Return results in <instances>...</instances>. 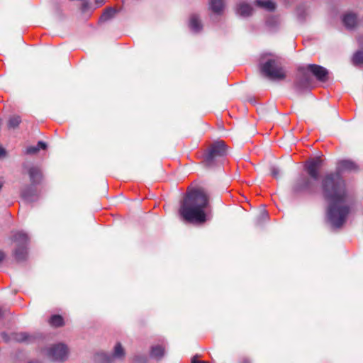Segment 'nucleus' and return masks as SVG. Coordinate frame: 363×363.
<instances>
[{
    "mask_svg": "<svg viewBox=\"0 0 363 363\" xmlns=\"http://www.w3.org/2000/svg\"><path fill=\"white\" fill-rule=\"evenodd\" d=\"M21 197L28 202H33L38 198V194L35 186L26 185L21 191Z\"/></svg>",
    "mask_w": 363,
    "mask_h": 363,
    "instance_id": "nucleus-12",
    "label": "nucleus"
},
{
    "mask_svg": "<svg viewBox=\"0 0 363 363\" xmlns=\"http://www.w3.org/2000/svg\"><path fill=\"white\" fill-rule=\"evenodd\" d=\"M191 363H208V362H206V361H200V360H197L196 359L195 357H194L191 359Z\"/></svg>",
    "mask_w": 363,
    "mask_h": 363,
    "instance_id": "nucleus-31",
    "label": "nucleus"
},
{
    "mask_svg": "<svg viewBox=\"0 0 363 363\" xmlns=\"http://www.w3.org/2000/svg\"><path fill=\"white\" fill-rule=\"evenodd\" d=\"M352 62L354 66L363 65V51L359 50L354 52L352 58Z\"/></svg>",
    "mask_w": 363,
    "mask_h": 363,
    "instance_id": "nucleus-23",
    "label": "nucleus"
},
{
    "mask_svg": "<svg viewBox=\"0 0 363 363\" xmlns=\"http://www.w3.org/2000/svg\"><path fill=\"white\" fill-rule=\"evenodd\" d=\"M21 123V118L19 116H11L8 121V127L9 128L15 129Z\"/></svg>",
    "mask_w": 363,
    "mask_h": 363,
    "instance_id": "nucleus-24",
    "label": "nucleus"
},
{
    "mask_svg": "<svg viewBox=\"0 0 363 363\" xmlns=\"http://www.w3.org/2000/svg\"><path fill=\"white\" fill-rule=\"evenodd\" d=\"M98 357L105 358L108 362H111V357L106 356V354H98Z\"/></svg>",
    "mask_w": 363,
    "mask_h": 363,
    "instance_id": "nucleus-29",
    "label": "nucleus"
},
{
    "mask_svg": "<svg viewBox=\"0 0 363 363\" xmlns=\"http://www.w3.org/2000/svg\"><path fill=\"white\" fill-rule=\"evenodd\" d=\"M11 240L15 243L13 250L15 259L17 262L25 261L28 257V235L24 233L17 232L13 235Z\"/></svg>",
    "mask_w": 363,
    "mask_h": 363,
    "instance_id": "nucleus-5",
    "label": "nucleus"
},
{
    "mask_svg": "<svg viewBox=\"0 0 363 363\" xmlns=\"http://www.w3.org/2000/svg\"><path fill=\"white\" fill-rule=\"evenodd\" d=\"M252 9L247 4H240L238 6V13L242 16H249L252 13Z\"/></svg>",
    "mask_w": 363,
    "mask_h": 363,
    "instance_id": "nucleus-20",
    "label": "nucleus"
},
{
    "mask_svg": "<svg viewBox=\"0 0 363 363\" xmlns=\"http://www.w3.org/2000/svg\"><path fill=\"white\" fill-rule=\"evenodd\" d=\"M47 148V144L43 141H38L35 146L28 147L26 150V155H35L37 154L40 149L45 150Z\"/></svg>",
    "mask_w": 363,
    "mask_h": 363,
    "instance_id": "nucleus-17",
    "label": "nucleus"
},
{
    "mask_svg": "<svg viewBox=\"0 0 363 363\" xmlns=\"http://www.w3.org/2000/svg\"><path fill=\"white\" fill-rule=\"evenodd\" d=\"M320 187L323 198L330 202L327 208L328 221L334 228H342L350 213V206L345 203L352 198L345 181L340 172H330L322 178Z\"/></svg>",
    "mask_w": 363,
    "mask_h": 363,
    "instance_id": "nucleus-1",
    "label": "nucleus"
},
{
    "mask_svg": "<svg viewBox=\"0 0 363 363\" xmlns=\"http://www.w3.org/2000/svg\"><path fill=\"white\" fill-rule=\"evenodd\" d=\"M279 172L277 168L274 167L271 168V174L273 177L277 179L279 177Z\"/></svg>",
    "mask_w": 363,
    "mask_h": 363,
    "instance_id": "nucleus-27",
    "label": "nucleus"
},
{
    "mask_svg": "<svg viewBox=\"0 0 363 363\" xmlns=\"http://www.w3.org/2000/svg\"><path fill=\"white\" fill-rule=\"evenodd\" d=\"M14 339L16 342H30L31 340L33 339V336L28 335L26 333H19L15 335Z\"/></svg>",
    "mask_w": 363,
    "mask_h": 363,
    "instance_id": "nucleus-21",
    "label": "nucleus"
},
{
    "mask_svg": "<svg viewBox=\"0 0 363 363\" xmlns=\"http://www.w3.org/2000/svg\"><path fill=\"white\" fill-rule=\"evenodd\" d=\"M165 349L162 345H155L151 347L150 357L157 360H161L164 355Z\"/></svg>",
    "mask_w": 363,
    "mask_h": 363,
    "instance_id": "nucleus-13",
    "label": "nucleus"
},
{
    "mask_svg": "<svg viewBox=\"0 0 363 363\" xmlns=\"http://www.w3.org/2000/svg\"><path fill=\"white\" fill-rule=\"evenodd\" d=\"M210 9L216 14H221L224 8V0H211Z\"/></svg>",
    "mask_w": 363,
    "mask_h": 363,
    "instance_id": "nucleus-15",
    "label": "nucleus"
},
{
    "mask_svg": "<svg viewBox=\"0 0 363 363\" xmlns=\"http://www.w3.org/2000/svg\"><path fill=\"white\" fill-rule=\"evenodd\" d=\"M5 253L3 251L0 250V262H1L5 259Z\"/></svg>",
    "mask_w": 363,
    "mask_h": 363,
    "instance_id": "nucleus-32",
    "label": "nucleus"
},
{
    "mask_svg": "<svg viewBox=\"0 0 363 363\" xmlns=\"http://www.w3.org/2000/svg\"><path fill=\"white\" fill-rule=\"evenodd\" d=\"M255 4L258 7L264 9L268 11H273L276 9L275 3L270 0H256Z\"/></svg>",
    "mask_w": 363,
    "mask_h": 363,
    "instance_id": "nucleus-16",
    "label": "nucleus"
},
{
    "mask_svg": "<svg viewBox=\"0 0 363 363\" xmlns=\"http://www.w3.org/2000/svg\"><path fill=\"white\" fill-rule=\"evenodd\" d=\"M266 25L270 29H276L279 25V19L277 16H272L266 20Z\"/></svg>",
    "mask_w": 363,
    "mask_h": 363,
    "instance_id": "nucleus-22",
    "label": "nucleus"
},
{
    "mask_svg": "<svg viewBox=\"0 0 363 363\" xmlns=\"http://www.w3.org/2000/svg\"><path fill=\"white\" fill-rule=\"evenodd\" d=\"M68 350L64 344L52 345L48 350L47 355L52 361H65L67 357Z\"/></svg>",
    "mask_w": 363,
    "mask_h": 363,
    "instance_id": "nucleus-8",
    "label": "nucleus"
},
{
    "mask_svg": "<svg viewBox=\"0 0 363 363\" xmlns=\"http://www.w3.org/2000/svg\"><path fill=\"white\" fill-rule=\"evenodd\" d=\"M298 71L303 74V79L307 84L309 83L308 74H311L320 82H325L328 80L329 72L328 69L319 65L309 64L306 67H300Z\"/></svg>",
    "mask_w": 363,
    "mask_h": 363,
    "instance_id": "nucleus-7",
    "label": "nucleus"
},
{
    "mask_svg": "<svg viewBox=\"0 0 363 363\" xmlns=\"http://www.w3.org/2000/svg\"><path fill=\"white\" fill-rule=\"evenodd\" d=\"M115 13V9H113V8H108L104 11V13L101 16L100 20L102 21H106L113 18Z\"/></svg>",
    "mask_w": 363,
    "mask_h": 363,
    "instance_id": "nucleus-26",
    "label": "nucleus"
},
{
    "mask_svg": "<svg viewBox=\"0 0 363 363\" xmlns=\"http://www.w3.org/2000/svg\"><path fill=\"white\" fill-rule=\"evenodd\" d=\"M147 359H146V357H139V356H137L134 358V362H146Z\"/></svg>",
    "mask_w": 363,
    "mask_h": 363,
    "instance_id": "nucleus-28",
    "label": "nucleus"
},
{
    "mask_svg": "<svg viewBox=\"0 0 363 363\" xmlns=\"http://www.w3.org/2000/svg\"><path fill=\"white\" fill-rule=\"evenodd\" d=\"M6 152L5 149L0 145V157L6 156Z\"/></svg>",
    "mask_w": 363,
    "mask_h": 363,
    "instance_id": "nucleus-30",
    "label": "nucleus"
},
{
    "mask_svg": "<svg viewBox=\"0 0 363 363\" xmlns=\"http://www.w3.org/2000/svg\"><path fill=\"white\" fill-rule=\"evenodd\" d=\"M337 170L340 172H356L359 170V166L352 160H342L337 163Z\"/></svg>",
    "mask_w": 363,
    "mask_h": 363,
    "instance_id": "nucleus-11",
    "label": "nucleus"
},
{
    "mask_svg": "<svg viewBox=\"0 0 363 363\" xmlns=\"http://www.w3.org/2000/svg\"><path fill=\"white\" fill-rule=\"evenodd\" d=\"M189 27L194 32H199L202 28L201 23L197 15H192L189 20Z\"/></svg>",
    "mask_w": 363,
    "mask_h": 363,
    "instance_id": "nucleus-18",
    "label": "nucleus"
},
{
    "mask_svg": "<svg viewBox=\"0 0 363 363\" xmlns=\"http://www.w3.org/2000/svg\"><path fill=\"white\" fill-rule=\"evenodd\" d=\"M260 70L266 77L272 80H283L286 78L285 71L278 58L267 60L261 65Z\"/></svg>",
    "mask_w": 363,
    "mask_h": 363,
    "instance_id": "nucleus-4",
    "label": "nucleus"
},
{
    "mask_svg": "<svg viewBox=\"0 0 363 363\" xmlns=\"http://www.w3.org/2000/svg\"><path fill=\"white\" fill-rule=\"evenodd\" d=\"M210 206V195L203 187L188 189L180 203L179 213L184 220L203 224L207 220L205 209Z\"/></svg>",
    "mask_w": 363,
    "mask_h": 363,
    "instance_id": "nucleus-2",
    "label": "nucleus"
},
{
    "mask_svg": "<svg viewBox=\"0 0 363 363\" xmlns=\"http://www.w3.org/2000/svg\"><path fill=\"white\" fill-rule=\"evenodd\" d=\"M322 166V160L319 157L313 158L308 161L305 165V169L309 176V178L315 183L319 179L320 168Z\"/></svg>",
    "mask_w": 363,
    "mask_h": 363,
    "instance_id": "nucleus-9",
    "label": "nucleus"
},
{
    "mask_svg": "<svg viewBox=\"0 0 363 363\" xmlns=\"http://www.w3.org/2000/svg\"><path fill=\"white\" fill-rule=\"evenodd\" d=\"M28 363H42V362H40L39 361H30Z\"/></svg>",
    "mask_w": 363,
    "mask_h": 363,
    "instance_id": "nucleus-35",
    "label": "nucleus"
},
{
    "mask_svg": "<svg viewBox=\"0 0 363 363\" xmlns=\"http://www.w3.org/2000/svg\"><path fill=\"white\" fill-rule=\"evenodd\" d=\"M125 354V352L122 345L120 342H118L114 347L113 357L115 358H123Z\"/></svg>",
    "mask_w": 363,
    "mask_h": 363,
    "instance_id": "nucleus-25",
    "label": "nucleus"
},
{
    "mask_svg": "<svg viewBox=\"0 0 363 363\" xmlns=\"http://www.w3.org/2000/svg\"><path fill=\"white\" fill-rule=\"evenodd\" d=\"M342 21L347 28H353L357 24V17L354 13H347L344 16Z\"/></svg>",
    "mask_w": 363,
    "mask_h": 363,
    "instance_id": "nucleus-14",
    "label": "nucleus"
},
{
    "mask_svg": "<svg viewBox=\"0 0 363 363\" xmlns=\"http://www.w3.org/2000/svg\"><path fill=\"white\" fill-rule=\"evenodd\" d=\"M4 315V312L0 308V318Z\"/></svg>",
    "mask_w": 363,
    "mask_h": 363,
    "instance_id": "nucleus-36",
    "label": "nucleus"
},
{
    "mask_svg": "<svg viewBox=\"0 0 363 363\" xmlns=\"http://www.w3.org/2000/svg\"><path fill=\"white\" fill-rule=\"evenodd\" d=\"M27 172L29 176L30 182L32 186H35L41 184L43 179V175L39 167H29L27 169Z\"/></svg>",
    "mask_w": 363,
    "mask_h": 363,
    "instance_id": "nucleus-10",
    "label": "nucleus"
},
{
    "mask_svg": "<svg viewBox=\"0 0 363 363\" xmlns=\"http://www.w3.org/2000/svg\"><path fill=\"white\" fill-rule=\"evenodd\" d=\"M303 82L301 81L296 83V86L299 88H301L303 85L302 84Z\"/></svg>",
    "mask_w": 363,
    "mask_h": 363,
    "instance_id": "nucleus-33",
    "label": "nucleus"
},
{
    "mask_svg": "<svg viewBox=\"0 0 363 363\" xmlns=\"http://www.w3.org/2000/svg\"><path fill=\"white\" fill-rule=\"evenodd\" d=\"M227 154V146L224 141L218 140L211 144L205 151L201 161L207 168L218 165Z\"/></svg>",
    "mask_w": 363,
    "mask_h": 363,
    "instance_id": "nucleus-3",
    "label": "nucleus"
},
{
    "mask_svg": "<svg viewBox=\"0 0 363 363\" xmlns=\"http://www.w3.org/2000/svg\"><path fill=\"white\" fill-rule=\"evenodd\" d=\"M316 183L306 176H301L295 179L290 186V193L293 196H297L303 193L313 194L315 192Z\"/></svg>",
    "mask_w": 363,
    "mask_h": 363,
    "instance_id": "nucleus-6",
    "label": "nucleus"
},
{
    "mask_svg": "<svg viewBox=\"0 0 363 363\" xmlns=\"http://www.w3.org/2000/svg\"><path fill=\"white\" fill-rule=\"evenodd\" d=\"M3 185H4V182L0 180V190L1 189Z\"/></svg>",
    "mask_w": 363,
    "mask_h": 363,
    "instance_id": "nucleus-34",
    "label": "nucleus"
},
{
    "mask_svg": "<svg viewBox=\"0 0 363 363\" xmlns=\"http://www.w3.org/2000/svg\"><path fill=\"white\" fill-rule=\"evenodd\" d=\"M49 323L55 328L62 327L65 325L64 319L60 315H52L49 319Z\"/></svg>",
    "mask_w": 363,
    "mask_h": 363,
    "instance_id": "nucleus-19",
    "label": "nucleus"
}]
</instances>
